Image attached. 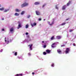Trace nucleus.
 I'll list each match as a JSON object with an SVG mask.
<instances>
[{
  "label": "nucleus",
  "instance_id": "a18cd8bd",
  "mask_svg": "<svg viewBox=\"0 0 76 76\" xmlns=\"http://www.w3.org/2000/svg\"><path fill=\"white\" fill-rule=\"evenodd\" d=\"M32 75H34V72H33V73H32Z\"/></svg>",
  "mask_w": 76,
  "mask_h": 76
},
{
  "label": "nucleus",
  "instance_id": "a211bd4d",
  "mask_svg": "<svg viewBox=\"0 0 76 76\" xmlns=\"http://www.w3.org/2000/svg\"><path fill=\"white\" fill-rule=\"evenodd\" d=\"M25 11H23L21 13V15H24V14H25Z\"/></svg>",
  "mask_w": 76,
  "mask_h": 76
},
{
  "label": "nucleus",
  "instance_id": "4be33fe9",
  "mask_svg": "<svg viewBox=\"0 0 76 76\" xmlns=\"http://www.w3.org/2000/svg\"><path fill=\"white\" fill-rule=\"evenodd\" d=\"M54 21H53L52 22V23L50 24V26H51V25H53V24H54Z\"/></svg>",
  "mask_w": 76,
  "mask_h": 76
},
{
  "label": "nucleus",
  "instance_id": "4d7b16f0",
  "mask_svg": "<svg viewBox=\"0 0 76 76\" xmlns=\"http://www.w3.org/2000/svg\"><path fill=\"white\" fill-rule=\"evenodd\" d=\"M66 43H67V42H66Z\"/></svg>",
  "mask_w": 76,
  "mask_h": 76
},
{
  "label": "nucleus",
  "instance_id": "473e14b6",
  "mask_svg": "<svg viewBox=\"0 0 76 76\" xmlns=\"http://www.w3.org/2000/svg\"><path fill=\"white\" fill-rule=\"evenodd\" d=\"M15 56H17V52H16L15 53Z\"/></svg>",
  "mask_w": 76,
  "mask_h": 76
},
{
  "label": "nucleus",
  "instance_id": "58836bf2",
  "mask_svg": "<svg viewBox=\"0 0 76 76\" xmlns=\"http://www.w3.org/2000/svg\"><path fill=\"white\" fill-rule=\"evenodd\" d=\"M48 24H49L50 25V22H48Z\"/></svg>",
  "mask_w": 76,
  "mask_h": 76
},
{
  "label": "nucleus",
  "instance_id": "c03bdc74",
  "mask_svg": "<svg viewBox=\"0 0 76 76\" xmlns=\"http://www.w3.org/2000/svg\"><path fill=\"white\" fill-rule=\"evenodd\" d=\"M69 18H68L66 19V20H69Z\"/></svg>",
  "mask_w": 76,
  "mask_h": 76
},
{
  "label": "nucleus",
  "instance_id": "393cba45",
  "mask_svg": "<svg viewBox=\"0 0 76 76\" xmlns=\"http://www.w3.org/2000/svg\"><path fill=\"white\" fill-rule=\"evenodd\" d=\"M51 40H53V39H54V36H53L52 37H51Z\"/></svg>",
  "mask_w": 76,
  "mask_h": 76
},
{
  "label": "nucleus",
  "instance_id": "b1692460",
  "mask_svg": "<svg viewBox=\"0 0 76 76\" xmlns=\"http://www.w3.org/2000/svg\"><path fill=\"white\" fill-rule=\"evenodd\" d=\"M4 10V8H0V10H1V11H3Z\"/></svg>",
  "mask_w": 76,
  "mask_h": 76
},
{
  "label": "nucleus",
  "instance_id": "c85d7f7f",
  "mask_svg": "<svg viewBox=\"0 0 76 76\" xmlns=\"http://www.w3.org/2000/svg\"><path fill=\"white\" fill-rule=\"evenodd\" d=\"M52 67H54V63H52V65H51Z\"/></svg>",
  "mask_w": 76,
  "mask_h": 76
},
{
  "label": "nucleus",
  "instance_id": "7ed1b4c3",
  "mask_svg": "<svg viewBox=\"0 0 76 76\" xmlns=\"http://www.w3.org/2000/svg\"><path fill=\"white\" fill-rule=\"evenodd\" d=\"M69 51H70V49H69V48H67L66 49V50L65 51V53L66 54H68Z\"/></svg>",
  "mask_w": 76,
  "mask_h": 76
},
{
  "label": "nucleus",
  "instance_id": "f704fd0d",
  "mask_svg": "<svg viewBox=\"0 0 76 76\" xmlns=\"http://www.w3.org/2000/svg\"><path fill=\"white\" fill-rule=\"evenodd\" d=\"M25 41H26V42H28V40L26 39L25 40Z\"/></svg>",
  "mask_w": 76,
  "mask_h": 76
},
{
  "label": "nucleus",
  "instance_id": "f8f14e48",
  "mask_svg": "<svg viewBox=\"0 0 76 76\" xmlns=\"http://www.w3.org/2000/svg\"><path fill=\"white\" fill-rule=\"evenodd\" d=\"M15 11L16 12H20V10H19L18 9H16L15 10Z\"/></svg>",
  "mask_w": 76,
  "mask_h": 76
},
{
  "label": "nucleus",
  "instance_id": "c9c22d12",
  "mask_svg": "<svg viewBox=\"0 0 76 76\" xmlns=\"http://www.w3.org/2000/svg\"><path fill=\"white\" fill-rule=\"evenodd\" d=\"M2 31H4V28H2Z\"/></svg>",
  "mask_w": 76,
  "mask_h": 76
},
{
  "label": "nucleus",
  "instance_id": "5fc2aeb1",
  "mask_svg": "<svg viewBox=\"0 0 76 76\" xmlns=\"http://www.w3.org/2000/svg\"><path fill=\"white\" fill-rule=\"evenodd\" d=\"M54 19H53V20H54Z\"/></svg>",
  "mask_w": 76,
  "mask_h": 76
},
{
  "label": "nucleus",
  "instance_id": "49530a36",
  "mask_svg": "<svg viewBox=\"0 0 76 76\" xmlns=\"http://www.w3.org/2000/svg\"><path fill=\"white\" fill-rule=\"evenodd\" d=\"M4 18H2V20H4Z\"/></svg>",
  "mask_w": 76,
  "mask_h": 76
},
{
  "label": "nucleus",
  "instance_id": "9b49d317",
  "mask_svg": "<svg viewBox=\"0 0 76 76\" xmlns=\"http://www.w3.org/2000/svg\"><path fill=\"white\" fill-rule=\"evenodd\" d=\"M36 13L37 15H40V12L38 11H36Z\"/></svg>",
  "mask_w": 76,
  "mask_h": 76
},
{
  "label": "nucleus",
  "instance_id": "1a4fd4ad",
  "mask_svg": "<svg viewBox=\"0 0 76 76\" xmlns=\"http://www.w3.org/2000/svg\"><path fill=\"white\" fill-rule=\"evenodd\" d=\"M37 25V23H33V24H31V25L32 26V27H34V26H36Z\"/></svg>",
  "mask_w": 76,
  "mask_h": 76
},
{
  "label": "nucleus",
  "instance_id": "0eeeda50",
  "mask_svg": "<svg viewBox=\"0 0 76 76\" xmlns=\"http://www.w3.org/2000/svg\"><path fill=\"white\" fill-rule=\"evenodd\" d=\"M21 27H22V25H21V24L19 23V24L18 27V29H19V28H21Z\"/></svg>",
  "mask_w": 76,
  "mask_h": 76
},
{
  "label": "nucleus",
  "instance_id": "72a5a7b5",
  "mask_svg": "<svg viewBox=\"0 0 76 76\" xmlns=\"http://www.w3.org/2000/svg\"><path fill=\"white\" fill-rule=\"evenodd\" d=\"M46 47H47V46L46 45H44V48H46Z\"/></svg>",
  "mask_w": 76,
  "mask_h": 76
},
{
  "label": "nucleus",
  "instance_id": "f257e3e1",
  "mask_svg": "<svg viewBox=\"0 0 76 76\" xmlns=\"http://www.w3.org/2000/svg\"><path fill=\"white\" fill-rule=\"evenodd\" d=\"M29 5L28 3H27L26 1H25L24 3L22 4L21 5V7L22 8L24 7H26V6H28Z\"/></svg>",
  "mask_w": 76,
  "mask_h": 76
},
{
  "label": "nucleus",
  "instance_id": "09e8293b",
  "mask_svg": "<svg viewBox=\"0 0 76 76\" xmlns=\"http://www.w3.org/2000/svg\"><path fill=\"white\" fill-rule=\"evenodd\" d=\"M29 41H31V39H29Z\"/></svg>",
  "mask_w": 76,
  "mask_h": 76
},
{
  "label": "nucleus",
  "instance_id": "dca6fc26",
  "mask_svg": "<svg viewBox=\"0 0 76 76\" xmlns=\"http://www.w3.org/2000/svg\"><path fill=\"white\" fill-rule=\"evenodd\" d=\"M46 52L47 53H50V50H49L48 49L46 50Z\"/></svg>",
  "mask_w": 76,
  "mask_h": 76
},
{
  "label": "nucleus",
  "instance_id": "39448f33",
  "mask_svg": "<svg viewBox=\"0 0 76 76\" xmlns=\"http://www.w3.org/2000/svg\"><path fill=\"white\" fill-rule=\"evenodd\" d=\"M33 46V45L32 44H31V45H28V47H30L29 48L31 50H32V46Z\"/></svg>",
  "mask_w": 76,
  "mask_h": 76
},
{
  "label": "nucleus",
  "instance_id": "37998d69",
  "mask_svg": "<svg viewBox=\"0 0 76 76\" xmlns=\"http://www.w3.org/2000/svg\"><path fill=\"white\" fill-rule=\"evenodd\" d=\"M2 51H3V50L1 49L0 51V52H2Z\"/></svg>",
  "mask_w": 76,
  "mask_h": 76
},
{
  "label": "nucleus",
  "instance_id": "864d4df0",
  "mask_svg": "<svg viewBox=\"0 0 76 76\" xmlns=\"http://www.w3.org/2000/svg\"><path fill=\"white\" fill-rule=\"evenodd\" d=\"M13 53H15V52H13Z\"/></svg>",
  "mask_w": 76,
  "mask_h": 76
},
{
  "label": "nucleus",
  "instance_id": "4c0bfd02",
  "mask_svg": "<svg viewBox=\"0 0 76 76\" xmlns=\"http://www.w3.org/2000/svg\"><path fill=\"white\" fill-rule=\"evenodd\" d=\"M64 46H65V45H61V47H64Z\"/></svg>",
  "mask_w": 76,
  "mask_h": 76
},
{
  "label": "nucleus",
  "instance_id": "3c124183",
  "mask_svg": "<svg viewBox=\"0 0 76 76\" xmlns=\"http://www.w3.org/2000/svg\"><path fill=\"white\" fill-rule=\"evenodd\" d=\"M0 7H1V5L0 4Z\"/></svg>",
  "mask_w": 76,
  "mask_h": 76
},
{
  "label": "nucleus",
  "instance_id": "2f4dec72",
  "mask_svg": "<svg viewBox=\"0 0 76 76\" xmlns=\"http://www.w3.org/2000/svg\"><path fill=\"white\" fill-rule=\"evenodd\" d=\"M56 9H58V7L57 6H56Z\"/></svg>",
  "mask_w": 76,
  "mask_h": 76
},
{
  "label": "nucleus",
  "instance_id": "6e6d98bb",
  "mask_svg": "<svg viewBox=\"0 0 76 76\" xmlns=\"http://www.w3.org/2000/svg\"><path fill=\"white\" fill-rule=\"evenodd\" d=\"M28 37H29V36H28Z\"/></svg>",
  "mask_w": 76,
  "mask_h": 76
},
{
  "label": "nucleus",
  "instance_id": "ddd939ff",
  "mask_svg": "<svg viewBox=\"0 0 76 76\" xmlns=\"http://www.w3.org/2000/svg\"><path fill=\"white\" fill-rule=\"evenodd\" d=\"M14 15L17 16H19V14H18V13L16 12L15 14Z\"/></svg>",
  "mask_w": 76,
  "mask_h": 76
},
{
  "label": "nucleus",
  "instance_id": "f03ea898",
  "mask_svg": "<svg viewBox=\"0 0 76 76\" xmlns=\"http://www.w3.org/2000/svg\"><path fill=\"white\" fill-rule=\"evenodd\" d=\"M5 42H6V44H8L9 42H12V40H9V38L6 37L5 38Z\"/></svg>",
  "mask_w": 76,
  "mask_h": 76
},
{
  "label": "nucleus",
  "instance_id": "6ab92c4d",
  "mask_svg": "<svg viewBox=\"0 0 76 76\" xmlns=\"http://www.w3.org/2000/svg\"><path fill=\"white\" fill-rule=\"evenodd\" d=\"M9 9H7L5 10H4V12H7L8 11H9Z\"/></svg>",
  "mask_w": 76,
  "mask_h": 76
},
{
  "label": "nucleus",
  "instance_id": "7c9ffc66",
  "mask_svg": "<svg viewBox=\"0 0 76 76\" xmlns=\"http://www.w3.org/2000/svg\"><path fill=\"white\" fill-rule=\"evenodd\" d=\"M72 31H73V30H72V29L69 30L70 32H72Z\"/></svg>",
  "mask_w": 76,
  "mask_h": 76
},
{
  "label": "nucleus",
  "instance_id": "c756f323",
  "mask_svg": "<svg viewBox=\"0 0 76 76\" xmlns=\"http://www.w3.org/2000/svg\"><path fill=\"white\" fill-rule=\"evenodd\" d=\"M31 17V15H28L27 16V18H30Z\"/></svg>",
  "mask_w": 76,
  "mask_h": 76
},
{
  "label": "nucleus",
  "instance_id": "ea45409f",
  "mask_svg": "<svg viewBox=\"0 0 76 76\" xmlns=\"http://www.w3.org/2000/svg\"><path fill=\"white\" fill-rule=\"evenodd\" d=\"M26 35H28V33L26 32Z\"/></svg>",
  "mask_w": 76,
  "mask_h": 76
},
{
  "label": "nucleus",
  "instance_id": "4468645a",
  "mask_svg": "<svg viewBox=\"0 0 76 76\" xmlns=\"http://www.w3.org/2000/svg\"><path fill=\"white\" fill-rule=\"evenodd\" d=\"M10 31L11 32H12L13 31V28H12L10 29Z\"/></svg>",
  "mask_w": 76,
  "mask_h": 76
},
{
  "label": "nucleus",
  "instance_id": "a19ab883",
  "mask_svg": "<svg viewBox=\"0 0 76 76\" xmlns=\"http://www.w3.org/2000/svg\"><path fill=\"white\" fill-rule=\"evenodd\" d=\"M28 55L29 56H31V53H28Z\"/></svg>",
  "mask_w": 76,
  "mask_h": 76
},
{
  "label": "nucleus",
  "instance_id": "f3484780",
  "mask_svg": "<svg viewBox=\"0 0 76 76\" xmlns=\"http://www.w3.org/2000/svg\"><path fill=\"white\" fill-rule=\"evenodd\" d=\"M61 38V37L59 36H58L56 37V39H60Z\"/></svg>",
  "mask_w": 76,
  "mask_h": 76
},
{
  "label": "nucleus",
  "instance_id": "2eb2a0df",
  "mask_svg": "<svg viewBox=\"0 0 76 76\" xmlns=\"http://www.w3.org/2000/svg\"><path fill=\"white\" fill-rule=\"evenodd\" d=\"M70 3H71V1H69V2L66 4L67 6H69V5L70 4Z\"/></svg>",
  "mask_w": 76,
  "mask_h": 76
},
{
  "label": "nucleus",
  "instance_id": "20e7f679",
  "mask_svg": "<svg viewBox=\"0 0 76 76\" xmlns=\"http://www.w3.org/2000/svg\"><path fill=\"white\" fill-rule=\"evenodd\" d=\"M57 44L56 43H53L52 45H51V47L52 48H55V47H56V45Z\"/></svg>",
  "mask_w": 76,
  "mask_h": 76
},
{
  "label": "nucleus",
  "instance_id": "8fccbe9b",
  "mask_svg": "<svg viewBox=\"0 0 76 76\" xmlns=\"http://www.w3.org/2000/svg\"><path fill=\"white\" fill-rule=\"evenodd\" d=\"M23 43H25V41H24L23 42Z\"/></svg>",
  "mask_w": 76,
  "mask_h": 76
},
{
  "label": "nucleus",
  "instance_id": "de8ad7c7",
  "mask_svg": "<svg viewBox=\"0 0 76 76\" xmlns=\"http://www.w3.org/2000/svg\"><path fill=\"white\" fill-rule=\"evenodd\" d=\"M42 43H44V41H42Z\"/></svg>",
  "mask_w": 76,
  "mask_h": 76
},
{
  "label": "nucleus",
  "instance_id": "6e6552de",
  "mask_svg": "<svg viewBox=\"0 0 76 76\" xmlns=\"http://www.w3.org/2000/svg\"><path fill=\"white\" fill-rule=\"evenodd\" d=\"M66 7H67V6H66V5H64L62 8V10H65V9H66Z\"/></svg>",
  "mask_w": 76,
  "mask_h": 76
},
{
  "label": "nucleus",
  "instance_id": "bb28decb",
  "mask_svg": "<svg viewBox=\"0 0 76 76\" xmlns=\"http://www.w3.org/2000/svg\"><path fill=\"white\" fill-rule=\"evenodd\" d=\"M46 54H47V53H46L45 52H43V55H46Z\"/></svg>",
  "mask_w": 76,
  "mask_h": 76
},
{
  "label": "nucleus",
  "instance_id": "423d86ee",
  "mask_svg": "<svg viewBox=\"0 0 76 76\" xmlns=\"http://www.w3.org/2000/svg\"><path fill=\"white\" fill-rule=\"evenodd\" d=\"M57 52L58 53V54H61L62 53L61 52V50L60 49H58L57 50Z\"/></svg>",
  "mask_w": 76,
  "mask_h": 76
},
{
  "label": "nucleus",
  "instance_id": "79ce46f5",
  "mask_svg": "<svg viewBox=\"0 0 76 76\" xmlns=\"http://www.w3.org/2000/svg\"><path fill=\"white\" fill-rule=\"evenodd\" d=\"M73 45H74V46H75V43H73Z\"/></svg>",
  "mask_w": 76,
  "mask_h": 76
},
{
  "label": "nucleus",
  "instance_id": "a878e982",
  "mask_svg": "<svg viewBox=\"0 0 76 76\" xmlns=\"http://www.w3.org/2000/svg\"><path fill=\"white\" fill-rule=\"evenodd\" d=\"M18 58H19V59H20L21 58H22V57H19V56H18Z\"/></svg>",
  "mask_w": 76,
  "mask_h": 76
},
{
  "label": "nucleus",
  "instance_id": "aec40b11",
  "mask_svg": "<svg viewBox=\"0 0 76 76\" xmlns=\"http://www.w3.org/2000/svg\"><path fill=\"white\" fill-rule=\"evenodd\" d=\"M29 26L28 25H26V29H27V28H28V27Z\"/></svg>",
  "mask_w": 76,
  "mask_h": 76
},
{
  "label": "nucleus",
  "instance_id": "cd10ccee",
  "mask_svg": "<svg viewBox=\"0 0 76 76\" xmlns=\"http://www.w3.org/2000/svg\"><path fill=\"white\" fill-rule=\"evenodd\" d=\"M46 5V4H43V5L42 6V7L43 8Z\"/></svg>",
  "mask_w": 76,
  "mask_h": 76
},
{
  "label": "nucleus",
  "instance_id": "e433bc0d",
  "mask_svg": "<svg viewBox=\"0 0 76 76\" xmlns=\"http://www.w3.org/2000/svg\"><path fill=\"white\" fill-rule=\"evenodd\" d=\"M38 20H39V21L41 20V18H39V19H38Z\"/></svg>",
  "mask_w": 76,
  "mask_h": 76
},
{
  "label": "nucleus",
  "instance_id": "412c9836",
  "mask_svg": "<svg viewBox=\"0 0 76 76\" xmlns=\"http://www.w3.org/2000/svg\"><path fill=\"white\" fill-rule=\"evenodd\" d=\"M22 74H17L16 75V76H22Z\"/></svg>",
  "mask_w": 76,
  "mask_h": 76
},
{
  "label": "nucleus",
  "instance_id": "603ef678",
  "mask_svg": "<svg viewBox=\"0 0 76 76\" xmlns=\"http://www.w3.org/2000/svg\"><path fill=\"white\" fill-rule=\"evenodd\" d=\"M44 20H45V19H44Z\"/></svg>",
  "mask_w": 76,
  "mask_h": 76
},
{
  "label": "nucleus",
  "instance_id": "5701e85b",
  "mask_svg": "<svg viewBox=\"0 0 76 76\" xmlns=\"http://www.w3.org/2000/svg\"><path fill=\"white\" fill-rule=\"evenodd\" d=\"M65 24H66V23H62L61 24V25L62 26H63V25H65Z\"/></svg>",
  "mask_w": 76,
  "mask_h": 76
},
{
  "label": "nucleus",
  "instance_id": "9d476101",
  "mask_svg": "<svg viewBox=\"0 0 76 76\" xmlns=\"http://www.w3.org/2000/svg\"><path fill=\"white\" fill-rule=\"evenodd\" d=\"M40 4V2H35L34 3V4L35 5H38Z\"/></svg>",
  "mask_w": 76,
  "mask_h": 76
}]
</instances>
